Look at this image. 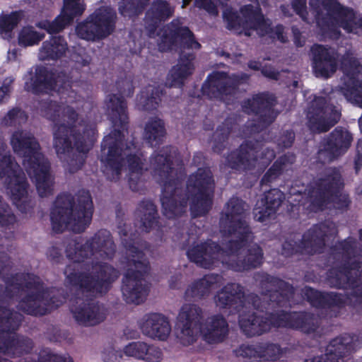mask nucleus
Returning a JSON list of instances; mask_svg holds the SVG:
<instances>
[{"instance_id":"1","label":"nucleus","mask_w":362,"mask_h":362,"mask_svg":"<svg viewBox=\"0 0 362 362\" xmlns=\"http://www.w3.org/2000/svg\"><path fill=\"white\" fill-rule=\"evenodd\" d=\"M244 204L238 198H232L225 206L220 220L221 233L228 241L226 250H220L214 243L197 244L190 248L187 254L189 259L200 267L210 268L216 261L223 263L242 262L243 265L231 267L235 270L247 269L260 264L262 250L253 245L245 254L244 247L248 246L252 235L243 216Z\"/></svg>"},{"instance_id":"2","label":"nucleus","mask_w":362,"mask_h":362,"mask_svg":"<svg viewBox=\"0 0 362 362\" xmlns=\"http://www.w3.org/2000/svg\"><path fill=\"white\" fill-rule=\"evenodd\" d=\"M62 118L66 124H60L55 131L54 146L65 169L74 173L81 168L85 153L95 141V129L78 121L77 114L69 106L63 107Z\"/></svg>"},{"instance_id":"3","label":"nucleus","mask_w":362,"mask_h":362,"mask_svg":"<svg viewBox=\"0 0 362 362\" xmlns=\"http://www.w3.org/2000/svg\"><path fill=\"white\" fill-rule=\"evenodd\" d=\"M124 138V133L119 131H115L104 138L100 158L103 170L112 180L119 179V175L126 172L130 188L137 191L144 165L134 144L123 149Z\"/></svg>"},{"instance_id":"4","label":"nucleus","mask_w":362,"mask_h":362,"mask_svg":"<svg viewBox=\"0 0 362 362\" xmlns=\"http://www.w3.org/2000/svg\"><path fill=\"white\" fill-rule=\"evenodd\" d=\"M202 309L191 303L184 304L177 317L175 333L177 341L188 346L197 341L199 335L208 344L222 341L228 328L226 321L219 315H214L202 322Z\"/></svg>"},{"instance_id":"5","label":"nucleus","mask_w":362,"mask_h":362,"mask_svg":"<svg viewBox=\"0 0 362 362\" xmlns=\"http://www.w3.org/2000/svg\"><path fill=\"white\" fill-rule=\"evenodd\" d=\"M180 20L174 21L170 27L158 34V46L160 51L173 49L179 45L180 57L178 64L170 71L168 81L171 86H180L194 70L193 56L190 50L199 49L200 45L193 37L189 29L182 25Z\"/></svg>"},{"instance_id":"6","label":"nucleus","mask_w":362,"mask_h":362,"mask_svg":"<svg viewBox=\"0 0 362 362\" xmlns=\"http://www.w3.org/2000/svg\"><path fill=\"white\" fill-rule=\"evenodd\" d=\"M14 152L23 156V163L30 178L35 182L40 197L50 194L53 190V177L49 172V165L39 151V144L28 132L15 131L11 137Z\"/></svg>"},{"instance_id":"7","label":"nucleus","mask_w":362,"mask_h":362,"mask_svg":"<svg viewBox=\"0 0 362 362\" xmlns=\"http://www.w3.org/2000/svg\"><path fill=\"white\" fill-rule=\"evenodd\" d=\"M93 203L88 192L83 191L77 197V203L73 204L69 196L59 197L51 212L53 230L62 232L69 229L76 233L83 231L90 223Z\"/></svg>"},{"instance_id":"8","label":"nucleus","mask_w":362,"mask_h":362,"mask_svg":"<svg viewBox=\"0 0 362 362\" xmlns=\"http://www.w3.org/2000/svg\"><path fill=\"white\" fill-rule=\"evenodd\" d=\"M310 6L317 25L330 37H337L339 28L347 33H362V19H357L353 9L342 6L336 0H310Z\"/></svg>"},{"instance_id":"9","label":"nucleus","mask_w":362,"mask_h":362,"mask_svg":"<svg viewBox=\"0 0 362 362\" xmlns=\"http://www.w3.org/2000/svg\"><path fill=\"white\" fill-rule=\"evenodd\" d=\"M342 182L338 170H331L326 178L320 180L318 182L311 186L308 192L303 194H297L292 192L295 197L293 201L298 202L294 205H302L311 211L323 209L330 204L329 199L333 202V206L341 209L346 206L349 203L348 196L340 192Z\"/></svg>"},{"instance_id":"10","label":"nucleus","mask_w":362,"mask_h":362,"mask_svg":"<svg viewBox=\"0 0 362 362\" xmlns=\"http://www.w3.org/2000/svg\"><path fill=\"white\" fill-rule=\"evenodd\" d=\"M168 149L164 153H154L151 158L150 169L153 170L154 176L160 177L163 182L161 203L163 214L168 218L181 214L186 209V202L180 200L179 194L178 181L173 179L174 174L171 168L172 156L167 155Z\"/></svg>"},{"instance_id":"11","label":"nucleus","mask_w":362,"mask_h":362,"mask_svg":"<svg viewBox=\"0 0 362 362\" xmlns=\"http://www.w3.org/2000/svg\"><path fill=\"white\" fill-rule=\"evenodd\" d=\"M315 319L308 315L298 313H280L272 315V319L263 320L262 317L251 315L246 318L240 315V325L248 336L259 335L274 327H287L299 329L304 332H311L315 329Z\"/></svg>"},{"instance_id":"12","label":"nucleus","mask_w":362,"mask_h":362,"mask_svg":"<svg viewBox=\"0 0 362 362\" xmlns=\"http://www.w3.org/2000/svg\"><path fill=\"white\" fill-rule=\"evenodd\" d=\"M241 16L244 20L230 8H226L223 11V18L230 30H233L238 33H244L248 36L251 35V29L256 30L259 35L269 34L272 38H276L282 42L286 41L283 27L278 25L274 30L270 28V22L264 20L259 9L254 10L252 6H246L241 10Z\"/></svg>"},{"instance_id":"13","label":"nucleus","mask_w":362,"mask_h":362,"mask_svg":"<svg viewBox=\"0 0 362 362\" xmlns=\"http://www.w3.org/2000/svg\"><path fill=\"white\" fill-rule=\"evenodd\" d=\"M127 254L129 268L123 280V296L127 303L139 304L148 292V287L141 279L142 274L148 270V262L144 259L143 253L134 245L127 249Z\"/></svg>"},{"instance_id":"14","label":"nucleus","mask_w":362,"mask_h":362,"mask_svg":"<svg viewBox=\"0 0 362 362\" xmlns=\"http://www.w3.org/2000/svg\"><path fill=\"white\" fill-rule=\"evenodd\" d=\"M115 251L110 234L107 230H100L90 241L84 245L74 243L66 250L67 256L74 262L83 261L84 258L91 259V262H99V259L110 258Z\"/></svg>"},{"instance_id":"15","label":"nucleus","mask_w":362,"mask_h":362,"mask_svg":"<svg viewBox=\"0 0 362 362\" xmlns=\"http://www.w3.org/2000/svg\"><path fill=\"white\" fill-rule=\"evenodd\" d=\"M115 18L116 13L110 7L101 6L78 24L76 33L80 38L88 41L102 39L113 30Z\"/></svg>"},{"instance_id":"16","label":"nucleus","mask_w":362,"mask_h":362,"mask_svg":"<svg viewBox=\"0 0 362 362\" xmlns=\"http://www.w3.org/2000/svg\"><path fill=\"white\" fill-rule=\"evenodd\" d=\"M188 189L193 191L190 209L194 217L205 214L211 205L214 182L209 169H199L190 177Z\"/></svg>"},{"instance_id":"17","label":"nucleus","mask_w":362,"mask_h":362,"mask_svg":"<svg viewBox=\"0 0 362 362\" xmlns=\"http://www.w3.org/2000/svg\"><path fill=\"white\" fill-rule=\"evenodd\" d=\"M25 88L28 92L38 93L41 92H47L55 90L62 95V98L66 99L67 95L70 100L67 103L72 101L71 98L75 96V93L69 90V83L58 76L57 78L53 74L48 73L45 68L37 67L33 72L31 70L25 76Z\"/></svg>"},{"instance_id":"18","label":"nucleus","mask_w":362,"mask_h":362,"mask_svg":"<svg viewBox=\"0 0 362 362\" xmlns=\"http://www.w3.org/2000/svg\"><path fill=\"white\" fill-rule=\"evenodd\" d=\"M68 269L65 274L71 284L78 285L83 291L90 293V296H96L105 292L109 284L118 277V272L112 267L103 264H95L93 267V276L86 275L76 276L69 274Z\"/></svg>"},{"instance_id":"19","label":"nucleus","mask_w":362,"mask_h":362,"mask_svg":"<svg viewBox=\"0 0 362 362\" xmlns=\"http://www.w3.org/2000/svg\"><path fill=\"white\" fill-rule=\"evenodd\" d=\"M340 112L327 103L324 97H317L310 103L307 112V124L311 132L328 131L339 119Z\"/></svg>"},{"instance_id":"20","label":"nucleus","mask_w":362,"mask_h":362,"mask_svg":"<svg viewBox=\"0 0 362 362\" xmlns=\"http://www.w3.org/2000/svg\"><path fill=\"white\" fill-rule=\"evenodd\" d=\"M344 76L340 90L350 103L362 107V81L358 78L360 68L357 60L347 54L341 63Z\"/></svg>"},{"instance_id":"21","label":"nucleus","mask_w":362,"mask_h":362,"mask_svg":"<svg viewBox=\"0 0 362 362\" xmlns=\"http://www.w3.org/2000/svg\"><path fill=\"white\" fill-rule=\"evenodd\" d=\"M274 151L270 149H261L257 148H246L241 146L240 150L232 153L228 158V164L231 168L247 169L250 166L262 169L267 165L274 158Z\"/></svg>"},{"instance_id":"22","label":"nucleus","mask_w":362,"mask_h":362,"mask_svg":"<svg viewBox=\"0 0 362 362\" xmlns=\"http://www.w3.org/2000/svg\"><path fill=\"white\" fill-rule=\"evenodd\" d=\"M84 11L85 5L82 0H64L62 11L54 21L42 19L38 21L36 25L48 33H59L71 23L74 18L81 16Z\"/></svg>"},{"instance_id":"23","label":"nucleus","mask_w":362,"mask_h":362,"mask_svg":"<svg viewBox=\"0 0 362 362\" xmlns=\"http://www.w3.org/2000/svg\"><path fill=\"white\" fill-rule=\"evenodd\" d=\"M218 307L224 308H233L238 312L245 307L252 305L254 308H259V298L257 296L250 295L245 297L242 288L238 284H229L224 287L215 298Z\"/></svg>"},{"instance_id":"24","label":"nucleus","mask_w":362,"mask_h":362,"mask_svg":"<svg viewBox=\"0 0 362 362\" xmlns=\"http://www.w3.org/2000/svg\"><path fill=\"white\" fill-rule=\"evenodd\" d=\"M352 141L351 134L346 129L337 128L323 144L319 151V158L323 162L330 161L344 153Z\"/></svg>"},{"instance_id":"25","label":"nucleus","mask_w":362,"mask_h":362,"mask_svg":"<svg viewBox=\"0 0 362 362\" xmlns=\"http://www.w3.org/2000/svg\"><path fill=\"white\" fill-rule=\"evenodd\" d=\"M354 339L349 334L333 339L326 348L325 356L308 358L304 362H344V357L355 349Z\"/></svg>"},{"instance_id":"26","label":"nucleus","mask_w":362,"mask_h":362,"mask_svg":"<svg viewBox=\"0 0 362 362\" xmlns=\"http://www.w3.org/2000/svg\"><path fill=\"white\" fill-rule=\"evenodd\" d=\"M313 69L319 78H327L337 69V62L334 53L327 48L315 45L312 47Z\"/></svg>"},{"instance_id":"27","label":"nucleus","mask_w":362,"mask_h":362,"mask_svg":"<svg viewBox=\"0 0 362 362\" xmlns=\"http://www.w3.org/2000/svg\"><path fill=\"white\" fill-rule=\"evenodd\" d=\"M238 81L237 76L230 77L224 73L215 72L209 76L203 91L211 97L225 100V95L233 91V85Z\"/></svg>"},{"instance_id":"28","label":"nucleus","mask_w":362,"mask_h":362,"mask_svg":"<svg viewBox=\"0 0 362 362\" xmlns=\"http://www.w3.org/2000/svg\"><path fill=\"white\" fill-rule=\"evenodd\" d=\"M141 328L145 335L160 340L166 339L171 332V326L168 318L158 313L146 316Z\"/></svg>"},{"instance_id":"29","label":"nucleus","mask_w":362,"mask_h":362,"mask_svg":"<svg viewBox=\"0 0 362 362\" xmlns=\"http://www.w3.org/2000/svg\"><path fill=\"white\" fill-rule=\"evenodd\" d=\"M283 198V193L277 189L268 192L264 199L257 202L254 209L255 218L261 222L264 221L267 217L274 214Z\"/></svg>"},{"instance_id":"30","label":"nucleus","mask_w":362,"mask_h":362,"mask_svg":"<svg viewBox=\"0 0 362 362\" xmlns=\"http://www.w3.org/2000/svg\"><path fill=\"white\" fill-rule=\"evenodd\" d=\"M76 320L83 325L91 326L103 320V309L94 303L84 304L73 310Z\"/></svg>"},{"instance_id":"31","label":"nucleus","mask_w":362,"mask_h":362,"mask_svg":"<svg viewBox=\"0 0 362 362\" xmlns=\"http://www.w3.org/2000/svg\"><path fill=\"white\" fill-rule=\"evenodd\" d=\"M105 108L107 117L114 126H123L127 121L126 105L121 97L113 95H108L105 103Z\"/></svg>"},{"instance_id":"32","label":"nucleus","mask_w":362,"mask_h":362,"mask_svg":"<svg viewBox=\"0 0 362 362\" xmlns=\"http://www.w3.org/2000/svg\"><path fill=\"white\" fill-rule=\"evenodd\" d=\"M67 50V44L61 37H54L43 42L40 51L41 60L57 59L64 55Z\"/></svg>"},{"instance_id":"33","label":"nucleus","mask_w":362,"mask_h":362,"mask_svg":"<svg viewBox=\"0 0 362 362\" xmlns=\"http://www.w3.org/2000/svg\"><path fill=\"white\" fill-rule=\"evenodd\" d=\"M335 233V227L332 223H322L319 226H315L311 231L305 234L303 237L305 246L308 247L310 245V251L308 252H318V249L315 248L317 245H320L324 242V236L328 235H333Z\"/></svg>"},{"instance_id":"34","label":"nucleus","mask_w":362,"mask_h":362,"mask_svg":"<svg viewBox=\"0 0 362 362\" xmlns=\"http://www.w3.org/2000/svg\"><path fill=\"white\" fill-rule=\"evenodd\" d=\"M173 9L164 1H156L151 8L146 13V20L147 23H152L148 25V29L151 37H154V32L153 28H156V24L158 21H161L173 14Z\"/></svg>"},{"instance_id":"35","label":"nucleus","mask_w":362,"mask_h":362,"mask_svg":"<svg viewBox=\"0 0 362 362\" xmlns=\"http://www.w3.org/2000/svg\"><path fill=\"white\" fill-rule=\"evenodd\" d=\"M221 276L218 275H207L198 282L194 283L186 291L188 297H202L207 293L209 290L216 287L221 281Z\"/></svg>"},{"instance_id":"36","label":"nucleus","mask_w":362,"mask_h":362,"mask_svg":"<svg viewBox=\"0 0 362 362\" xmlns=\"http://www.w3.org/2000/svg\"><path fill=\"white\" fill-rule=\"evenodd\" d=\"M22 16L19 11L0 16V36L3 39L8 40L13 37V30L21 21Z\"/></svg>"},{"instance_id":"37","label":"nucleus","mask_w":362,"mask_h":362,"mask_svg":"<svg viewBox=\"0 0 362 362\" xmlns=\"http://www.w3.org/2000/svg\"><path fill=\"white\" fill-rule=\"evenodd\" d=\"M24 343L23 341L16 339L15 334L12 333H6L5 336L3 333V336L0 337V351L10 355L21 354L27 351L23 348Z\"/></svg>"},{"instance_id":"38","label":"nucleus","mask_w":362,"mask_h":362,"mask_svg":"<svg viewBox=\"0 0 362 362\" xmlns=\"http://www.w3.org/2000/svg\"><path fill=\"white\" fill-rule=\"evenodd\" d=\"M45 37L32 25H25L18 33V42L21 47H31L37 45Z\"/></svg>"},{"instance_id":"39","label":"nucleus","mask_w":362,"mask_h":362,"mask_svg":"<svg viewBox=\"0 0 362 362\" xmlns=\"http://www.w3.org/2000/svg\"><path fill=\"white\" fill-rule=\"evenodd\" d=\"M165 134L163 122L157 118L151 119L145 128V137L151 145L156 144Z\"/></svg>"},{"instance_id":"40","label":"nucleus","mask_w":362,"mask_h":362,"mask_svg":"<svg viewBox=\"0 0 362 362\" xmlns=\"http://www.w3.org/2000/svg\"><path fill=\"white\" fill-rule=\"evenodd\" d=\"M21 320V315L5 308H0V327L3 332L15 330Z\"/></svg>"},{"instance_id":"41","label":"nucleus","mask_w":362,"mask_h":362,"mask_svg":"<svg viewBox=\"0 0 362 362\" xmlns=\"http://www.w3.org/2000/svg\"><path fill=\"white\" fill-rule=\"evenodd\" d=\"M148 0H122L119 3L120 13L126 17H132L138 15L144 8Z\"/></svg>"},{"instance_id":"42","label":"nucleus","mask_w":362,"mask_h":362,"mask_svg":"<svg viewBox=\"0 0 362 362\" xmlns=\"http://www.w3.org/2000/svg\"><path fill=\"white\" fill-rule=\"evenodd\" d=\"M263 348L265 347L261 346V344L253 345L243 344L236 350V354L244 358H248L254 360H261L262 356H266L262 354V350Z\"/></svg>"},{"instance_id":"43","label":"nucleus","mask_w":362,"mask_h":362,"mask_svg":"<svg viewBox=\"0 0 362 362\" xmlns=\"http://www.w3.org/2000/svg\"><path fill=\"white\" fill-rule=\"evenodd\" d=\"M148 344L143 341H134L129 343L124 348V353L127 356L137 359L143 358L144 352L147 351Z\"/></svg>"},{"instance_id":"44","label":"nucleus","mask_w":362,"mask_h":362,"mask_svg":"<svg viewBox=\"0 0 362 362\" xmlns=\"http://www.w3.org/2000/svg\"><path fill=\"white\" fill-rule=\"evenodd\" d=\"M27 115L19 109H13L4 117L2 124L5 126L21 125L27 121Z\"/></svg>"},{"instance_id":"45","label":"nucleus","mask_w":362,"mask_h":362,"mask_svg":"<svg viewBox=\"0 0 362 362\" xmlns=\"http://www.w3.org/2000/svg\"><path fill=\"white\" fill-rule=\"evenodd\" d=\"M261 346L265 347L262 350V354L266 355L262 357L263 362H274L282 356L283 352L279 346L268 344H261Z\"/></svg>"},{"instance_id":"46","label":"nucleus","mask_w":362,"mask_h":362,"mask_svg":"<svg viewBox=\"0 0 362 362\" xmlns=\"http://www.w3.org/2000/svg\"><path fill=\"white\" fill-rule=\"evenodd\" d=\"M141 207L142 212L144 213V218H141V221L144 227L147 230L152 227L155 221L156 209L155 205L151 202H146Z\"/></svg>"},{"instance_id":"47","label":"nucleus","mask_w":362,"mask_h":362,"mask_svg":"<svg viewBox=\"0 0 362 362\" xmlns=\"http://www.w3.org/2000/svg\"><path fill=\"white\" fill-rule=\"evenodd\" d=\"M61 109V107L51 101H43L39 107L41 114L50 119H54L56 114L59 113Z\"/></svg>"},{"instance_id":"48","label":"nucleus","mask_w":362,"mask_h":362,"mask_svg":"<svg viewBox=\"0 0 362 362\" xmlns=\"http://www.w3.org/2000/svg\"><path fill=\"white\" fill-rule=\"evenodd\" d=\"M41 298L42 295L40 293H37L35 296H29L26 300H24L21 303V307L23 308V310H25L30 314L42 315L44 313L30 306V305H38L41 302Z\"/></svg>"},{"instance_id":"49","label":"nucleus","mask_w":362,"mask_h":362,"mask_svg":"<svg viewBox=\"0 0 362 362\" xmlns=\"http://www.w3.org/2000/svg\"><path fill=\"white\" fill-rule=\"evenodd\" d=\"M191 0H183L182 8L189 4ZM195 5L199 8H203L209 14L216 16L218 14L217 4L212 0H195Z\"/></svg>"},{"instance_id":"50","label":"nucleus","mask_w":362,"mask_h":362,"mask_svg":"<svg viewBox=\"0 0 362 362\" xmlns=\"http://www.w3.org/2000/svg\"><path fill=\"white\" fill-rule=\"evenodd\" d=\"M142 360L147 362H160L163 359V353L161 350L153 345L147 346V351L144 352Z\"/></svg>"},{"instance_id":"51","label":"nucleus","mask_w":362,"mask_h":362,"mask_svg":"<svg viewBox=\"0 0 362 362\" xmlns=\"http://www.w3.org/2000/svg\"><path fill=\"white\" fill-rule=\"evenodd\" d=\"M120 357V354L112 346L105 348L102 352V358L105 362H119Z\"/></svg>"},{"instance_id":"52","label":"nucleus","mask_w":362,"mask_h":362,"mask_svg":"<svg viewBox=\"0 0 362 362\" xmlns=\"http://www.w3.org/2000/svg\"><path fill=\"white\" fill-rule=\"evenodd\" d=\"M139 105L146 110H150L155 107V105L158 103V99L157 97L152 95L151 98H146V96L141 95L138 98Z\"/></svg>"},{"instance_id":"53","label":"nucleus","mask_w":362,"mask_h":362,"mask_svg":"<svg viewBox=\"0 0 362 362\" xmlns=\"http://www.w3.org/2000/svg\"><path fill=\"white\" fill-rule=\"evenodd\" d=\"M282 164V161H277L274 163L271 169L267 173L262 179V182H269L274 179L283 170L282 168L279 167V165Z\"/></svg>"},{"instance_id":"54","label":"nucleus","mask_w":362,"mask_h":362,"mask_svg":"<svg viewBox=\"0 0 362 362\" xmlns=\"http://www.w3.org/2000/svg\"><path fill=\"white\" fill-rule=\"evenodd\" d=\"M292 6L298 15H299L303 20H306L305 0H292Z\"/></svg>"},{"instance_id":"55","label":"nucleus","mask_w":362,"mask_h":362,"mask_svg":"<svg viewBox=\"0 0 362 362\" xmlns=\"http://www.w3.org/2000/svg\"><path fill=\"white\" fill-rule=\"evenodd\" d=\"M13 83L11 78H7L4 80L2 86L0 87V102L6 100L11 91V85Z\"/></svg>"},{"instance_id":"56","label":"nucleus","mask_w":362,"mask_h":362,"mask_svg":"<svg viewBox=\"0 0 362 362\" xmlns=\"http://www.w3.org/2000/svg\"><path fill=\"white\" fill-rule=\"evenodd\" d=\"M305 295L312 304H315L317 299L321 296L319 292L310 288L305 289Z\"/></svg>"},{"instance_id":"57","label":"nucleus","mask_w":362,"mask_h":362,"mask_svg":"<svg viewBox=\"0 0 362 362\" xmlns=\"http://www.w3.org/2000/svg\"><path fill=\"white\" fill-rule=\"evenodd\" d=\"M47 358L49 362H73L69 356H62L55 354H49Z\"/></svg>"},{"instance_id":"58","label":"nucleus","mask_w":362,"mask_h":362,"mask_svg":"<svg viewBox=\"0 0 362 362\" xmlns=\"http://www.w3.org/2000/svg\"><path fill=\"white\" fill-rule=\"evenodd\" d=\"M262 74L266 76L267 77L272 78H276L277 76V73L275 71L274 69L272 68H264L262 69Z\"/></svg>"},{"instance_id":"59","label":"nucleus","mask_w":362,"mask_h":362,"mask_svg":"<svg viewBox=\"0 0 362 362\" xmlns=\"http://www.w3.org/2000/svg\"><path fill=\"white\" fill-rule=\"evenodd\" d=\"M249 104L251 103V111H255V106L256 105H261L262 106H264L263 100L262 97L257 96L256 98H254L251 101H248Z\"/></svg>"},{"instance_id":"60","label":"nucleus","mask_w":362,"mask_h":362,"mask_svg":"<svg viewBox=\"0 0 362 362\" xmlns=\"http://www.w3.org/2000/svg\"><path fill=\"white\" fill-rule=\"evenodd\" d=\"M293 33L294 35L295 44L297 46H302L304 42V40L300 39V33L297 31V29L293 28Z\"/></svg>"},{"instance_id":"61","label":"nucleus","mask_w":362,"mask_h":362,"mask_svg":"<svg viewBox=\"0 0 362 362\" xmlns=\"http://www.w3.org/2000/svg\"><path fill=\"white\" fill-rule=\"evenodd\" d=\"M18 56V50L16 49H9L8 52L7 58L9 61H14Z\"/></svg>"},{"instance_id":"62","label":"nucleus","mask_w":362,"mask_h":362,"mask_svg":"<svg viewBox=\"0 0 362 362\" xmlns=\"http://www.w3.org/2000/svg\"><path fill=\"white\" fill-rule=\"evenodd\" d=\"M358 271V269L356 267L351 268L349 271L346 272V274H341V276H344V277L347 279L348 282H351V276L352 274H356V272Z\"/></svg>"},{"instance_id":"63","label":"nucleus","mask_w":362,"mask_h":362,"mask_svg":"<svg viewBox=\"0 0 362 362\" xmlns=\"http://www.w3.org/2000/svg\"><path fill=\"white\" fill-rule=\"evenodd\" d=\"M260 66H261V65L259 62H250L249 64V67L250 69H252L255 70L259 69L260 68Z\"/></svg>"},{"instance_id":"64","label":"nucleus","mask_w":362,"mask_h":362,"mask_svg":"<svg viewBox=\"0 0 362 362\" xmlns=\"http://www.w3.org/2000/svg\"><path fill=\"white\" fill-rule=\"evenodd\" d=\"M293 135L291 134H290V136H289V139H290V140H289V141H288L287 144H284V146H285V147H287V146H290V145H291V143H292V141H293Z\"/></svg>"}]
</instances>
